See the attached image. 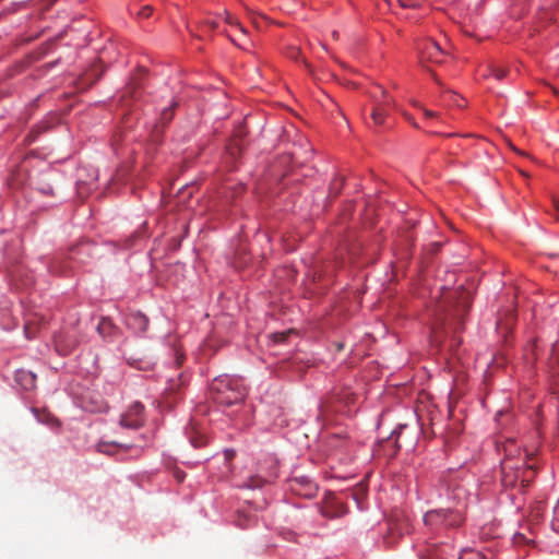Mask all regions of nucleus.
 <instances>
[{
  "label": "nucleus",
  "instance_id": "24",
  "mask_svg": "<svg viewBox=\"0 0 559 559\" xmlns=\"http://www.w3.org/2000/svg\"><path fill=\"white\" fill-rule=\"evenodd\" d=\"M513 543H514L515 545H521V544L530 543V539H527L523 534H521V533H516V534L513 536Z\"/></svg>",
  "mask_w": 559,
  "mask_h": 559
},
{
  "label": "nucleus",
  "instance_id": "18",
  "mask_svg": "<svg viewBox=\"0 0 559 559\" xmlns=\"http://www.w3.org/2000/svg\"><path fill=\"white\" fill-rule=\"evenodd\" d=\"M292 333L290 330L288 331H284V332H276V333H273L272 334V340L275 342V343H283L286 337Z\"/></svg>",
  "mask_w": 559,
  "mask_h": 559
},
{
  "label": "nucleus",
  "instance_id": "21",
  "mask_svg": "<svg viewBox=\"0 0 559 559\" xmlns=\"http://www.w3.org/2000/svg\"><path fill=\"white\" fill-rule=\"evenodd\" d=\"M460 559H483V555L478 551H465Z\"/></svg>",
  "mask_w": 559,
  "mask_h": 559
},
{
  "label": "nucleus",
  "instance_id": "25",
  "mask_svg": "<svg viewBox=\"0 0 559 559\" xmlns=\"http://www.w3.org/2000/svg\"><path fill=\"white\" fill-rule=\"evenodd\" d=\"M317 491V487L311 484V483H307L306 484V492L304 493L305 496L307 497H312Z\"/></svg>",
  "mask_w": 559,
  "mask_h": 559
},
{
  "label": "nucleus",
  "instance_id": "6",
  "mask_svg": "<svg viewBox=\"0 0 559 559\" xmlns=\"http://www.w3.org/2000/svg\"><path fill=\"white\" fill-rule=\"evenodd\" d=\"M346 507L334 496L329 495L322 508V514L325 518L334 519L346 514Z\"/></svg>",
  "mask_w": 559,
  "mask_h": 559
},
{
  "label": "nucleus",
  "instance_id": "36",
  "mask_svg": "<svg viewBox=\"0 0 559 559\" xmlns=\"http://www.w3.org/2000/svg\"><path fill=\"white\" fill-rule=\"evenodd\" d=\"M343 349V344H338L337 345V350H342Z\"/></svg>",
  "mask_w": 559,
  "mask_h": 559
},
{
  "label": "nucleus",
  "instance_id": "31",
  "mask_svg": "<svg viewBox=\"0 0 559 559\" xmlns=\"http://www.w3.org/2000/svg\"><path fill=\"white\" fill-rule=\"evenodd\" d=\"M111 445L110 444H107V443H99L98 444V451L102 452V453H110L109 452V448Z\"/></svg>",
  "mask_w": 559,
  "mask_h": 559
},
{
  "label": "nucleus",
  "instance_id": "26",
  "mask_svg": "<svg viewBox=\"0 0 559 559\" xmlns=\"http://www.w3.org/2000/svg\"><path fill=\"white\" fill-rule=\"evenodd\" d=\"M24 330H25V334H26L27 338H33L34 337L35 329L33 328V325L31 323H26L25 326H24Z\"/></svg>",
  "mask_w": 559,
  "mask_h": 559
},
{
  "label": "nucleus",
  "instance_id": "15",
  "mask_svg": "<svg viewBox=\"0 0 559 559\" xmlns=\"http://www.w3.org/2000/svg\"><path fill=\"white\" fill-rule=\"evenodd\" d=\"M336 397L346 405L355 402V394L348 389L343 390L342 393H337Z\"/></svg>",
  "mask_w": 559,
  "mask_h": 559
},
{
  "label": "nucleus",
  "instance_id": "17",
  "mask_svg": "<svg viewBox=\"0 0 559 559\" xmlns=\"http://www.w3.org/2000/svg\"><path fill=\"white\" fill-rule=\"evenodd\" d=\"M176 103H174L169 108H165L160 115V119L163 124H166L173 119L174 116V109L176 107Z\"/></svg>",
  "mask_w": 559,
  "mask_h": 559
},
{
  "label": "nucleus",
  "instance_id": "11",
  "mask_svg": "<svg viewBox=\"0 0 559 559\" xmlns=\"http://www.w3.org/2000/svg\"><path fill=\"white\" fill-rule=\"evenodd\" d=\"M546 511V502L544 500H537L535 501L530 511V520L532 522L538 523L540 522L545 516Z\"/></svg>",
  "mask_w": 559,
  "mask_h": 559
},
{
  "label": "nucleus",
  "instance_id": "13",
  "mask_svg": "<svg viewBox=\"0 0 559 559\" xmlns=\"http://www.w3.org/2000/svg\"><path fill=\"white\" fill-rule=\"evenodd\" d=\"M345 183V177L336 174L329 185V197L336 198Z\"/></svg>",
  "mask_w": 559,
  "mask_h": 559
},
{
  "label": "nucleus",
  "instance_id": "5",
  "mask_svg": "<svg viewBox=\"0 0 559 559\" xmlns=\"http://www.w3.org/2000/svg\"><path fill=\"white\" fill-rule=\"evenodd\" d=\"M144 406L140 402L133 403L129 411L121 416L120 425L124 428L138 429L144 423Z\"/></svg>",
  "mask_w": 559,
  "mask_h": 559
},
{
  "label": "nucleus",
  "instance_id": "10",
  "mask_svg": "<svg viewBox=\"0 0 559 559\" xmlns=\"http://www.w3.org/2000/svg\"><path fill=\"white\" fill-rule=\"evenodd\" d=\"M391 104L377 103L371 110V119L376 126H382L386 117V107Z\"/></svg>",
  "mask_w": 559,
  "mask_h": 559
},
{
  "label": "nucleus",
  "instance_id": "22",
  "mask_svg": "<svg viewBox=\"0 0 559 559\" xmlns=\"http://www.w3.org/2000/svg\"><path fill=\"white\" fill-rule=\"evenodd\" d=\"M226 22L230 25L237 26L242 34H246V29L240 25V23L231 16V14L226 13Z\"/></svg>",
  "mask_w": 559,
  "mask_h": 559
},
{
  "label": "nucleus",
  "instance_id": "20",
  "mask_svg": "<svg viewBox=\"0 0 559 559\" xmlns=\"http://www.w3.org/2000/svg\"><path fill=\"white\" fill-rule=\"evenodd\" d=\"M507 73L508 71L504 69V68H499V67H493L491 69V74L497 79V80H502L507 76Z\"/></svg>",
  "mask_w": 559,
  "mask_h": 559
},
{
  "label": "nucleus",
  "instance_id": "4",
  "mask_svg": "<svg viewBox=\"0 0 559 559\" xmlns=\"http://www.w3.org/2000/svg\"><path fill=\"white\" fill-rule=\"evenodd\" d=\"M463 522L462 509H439L426 512L424 523L432 531L457 527Z\"/></svg>",
  "mask_w": 559,
  "mask_h": 559
},
{
  "label": "nucleus",
  "instance_id": "16",
  "mask_svg": "<svg viewBox=\"0 0 559 559\" xmlns=\"http://www.w3.org/2000/svg\"><path fill=\"white\" fill-rule=\"evenodd\" d=\"M404 527H406V524H403V523L390 524V527H389L390 535H394L395 533H397L399 535H402ZM390 538H391V536L385 537V540L388 544L391 543Z\"/></svg>",
  "mask_w": 559,
  "mask_h": 559
},
{
  "label": "nucleus",
  "instance_id": "32",
  "mask_svg": "<svg viewBox=\"0 0 559 559\" xmlns=\"http://www.w3.org/2000/svg\"><path fill=\"white\" fill-rule=\"evenodd\" d=\"M174 475H175V478L177 479V481H179V483L183 481V479L186 477V474L181 471H176Z\"/></svg>",
  "mask_w": 559,
  "mask_h": 559
},
{
  "label": "nucleus",
  "instance_id": "33",
  "mask_svg": "<svg viewBox=\"0 0 559 559\" xmlns=\"http://www.w3.org/2000/svg\"><path fill=\"white\" fill-rule=\"evenodd\" d=\"M424 115L427 118H435V117L438 116V114L436 111H431V110H428V109H424Z\"/></svg>",
  "mask_w": 559,
  "mask_h": 559
},
{
  "label": "nucleus",
  "instance_id": "30",
  "mask_svg": "<svg viewBox=\"0 0 559 559\" xmlns=\"http://www.w3.org/2000/svg\"><path fill=\"white\" fill-rule=\"evenodd\" d=\"M191 195L192 194V188L191 187H186L183 188L180 192H179V195L178 198L181 200L185 198V195Z\"/></svg>",
  "mask_w": 559,
  "mask_h": 559
},
{
  "label": "nucleus",
  "instance_id": "1",
  "mask_svg": "<svg viewBox=\"0 0 559 559\" xmlns=\"http://www.w3.org/2000/svg\"><path fill=\"white\" fill-rule=\"evenodd\" d=\"M472 302L471 292L465 288L447 289L436 309L437 323L459 329Z\"/></svg>",
  "mask_w": 559,
  "mask_h": 559
},
{
  "label": "nucleus",
  "instance_id": "19",
  "mask_svg": "<svg viewBox=\"0 0 559 559\" xmlns=\"http://www.w3.org/2000/svg\"><path fill=\"white\" fill-rule=\"evenodd\" d=\"M453 499L456 500L457 504H462V502L466 499V492L463 489L456 487L454 489Z\"/></svg>",
  "mask_w": 559,
  "mask_h": 559
},
{
  "label": "nucleus",
  "instance_id": "23",
  "mask_svg": "<svg viewBox=\"0 0 559 559\" xmlns=\"http://www.w3.org/2000/svg\"><path fill=\"white\" fill-rule=\"evenodd\" d=\"M153 12V8L151 5H144L139 12H136V15L139 17H148L151 16Z\"/></svg>",
  "mask_w": 559,
  "mask_h": 559
},
{
  "label": "nucleus",
  "instance_id": "28",
  "mask_svg": "<svg viewBox=\"0 0 559 559\" xmlns=\"http://www.w3.org/2000/svg\"><path fill=\"white\" fill-rule=\"evenodd\" d=\"M21 374L25 376L27 378V384L28 386L33 388L34 384H35V376L32 374L31 372H24L22 371Z\"/></svg>",
  "mask_w": 559,
  "mask_h": 559
},
{
  "label": "nucleus",
  "instance_id": "12",
  "mask_svg": "<svg viewBox=\"0 0 559 559\" xmlns=\"http://www.w3.org/2000/svg\"><path fill=\"white\" fill-rule=\"evenodd\" d=\"M187 435L190 439V442L191 444L194 447V448H201L203 447L205 443H206V438L205 436L199 431L194 425H191L188 430H187Z\"/></svg>",
  "mask_w": 559,
  "mask_h": 559
},
{
  "label": "nucleus",
  "instance_id": "3",
  "mask_svg": "<svg viewBox=\"0 0 559 559\" xmlns=\"http://www.w3.org/2000/svg\"><path fill=\"white\" fill-rule=\"evenodd\" d=\"M246 396V388L238 379L222 376L211 384V399L218 405L230 406L241 402Z\"/></svg>",
  "mask_w": 559,
  "mask_h": 559
},
{
  "label": "nucleus",
  "instance_id": "7",
  "mask_svg": "<svg viewBox=\"0 0 559 559\" xmlns=\"http://www.w3.org/2000/svg\"><path fill=\"white\" fill-rule=\"evenodd\" d=\"M421 58L431 62L440 63L443 60L444 52L435 40L428 39L420 47Z\"/></svg>",
  "mask_w": 559,
  "mask_h": 559
},
{
  "label": "nucleus",
  "instance_id": "34",
  "mask_svg": "<svg viewBox=\"0 0 559 559\" xmlns=\"http://www.w3.org/2000/svg\"><path fill=\"white\" fill-rule=\"evenodd\" d=\"M225 455H226L227 460H231L234 457V455H235V452L233 450H227L225 452Z\"/></svg>",
  "mask_w": 559,
  "mask_h": 559
},
{
  "label": "nucleus",
  "instance_id": "2",
  "mask_svg": "<svg viewBox=\"0 0 559 559\" xmlns=\"http://www.w3.org/2000/svg\"><path fill=\"white\" fill-rule=\"evenodd\" d=\"M534 457L503 459L501 462V483L506 488H526L536 476Z\"/></svg>",
  "mask_w": 559,
  "mask_h": 559
},
{
  "label": "nucleus",
  "instance_id": "8",
  "mask_svg": "<svg viewBox=\"0 0 559 559\" xmlns=\"http://www.w3.org/2000/svg\"><path fill=\"white\" fill-rule=\"evenodd\" d=\"M126 324L135 333H143L148 325V319L141 312H131L126 317Z\"/></svg>",
  "mask_w": 559,
  "mask_h": 559
},
{
  "label": "nucleus",
  "instance_id": "35",
  "mask_svg": "<svg viewBox=\"0 0 559 559\" xmlns=\"http://www.w3.org/2000/svg\"><path fill=\"white\" fill-rule=\"evenodd\" d=\"M210 25H211L212 28H215L216 27V22L213 21V22L210 23Z\"/></svg>",
  "mask_w": 559,
  "mask_h": 559
},
{
  "label": "nucleus",
  "instance_id": "27",
  "mask_svg": "<svg viewBox=\"0 0 559 559\" xmlns=\"http://www.w3.org/2000/svg\"><path fill=\"white\" fill-rule=\"evenodd\" d=\"M300 55V51L297 47H290L288 52H287V56L290 58V59H295L297 60L298 57Z\"/></svg>",
  "mask_w": 559,
  "mask_h": 559
},
{
  "label": "nucleus",
  "instance_id": "29",
  "mask_svg": "<svg viewBox=\"0 0 559 559\" xmlns=\"http://www.w3.org/2000/svg\"><path fill=\"white\" fill-rule=\"evenodd\" d=\"M403 8H415L417 3L414 0H397Z\"/></svg>",
  "mask_w": 559,
  "mask_h": 559
},
{
  "label": "nucleus",
  "instance_id": "9",
  "mask_svg": "<svg viewBox=\"0 0 559 559\" xmlns=\"http://www.w3.org/2000/svg\"><path fill=\"white\" fill-rule=\"evenodd\" d=\"M498 451L503 452V459H522L519 456L520 450L512 439H508L504 443L498 445Z\"/></svg>",
  "mask_w": 559,
  "mask_h": 559
},
{
  "label": "nucleus",
  "instance_id": "14",
  "mask_svg": "<svg viewBox=\"0 0 559 559\" xmlns=\"http://www.w3.org/2000/svg\"><path fill=\"white\" fill-rule=\"evenodd\" d=\"M370 97L374 105L377 103L394 104L393 99L389 97L388 92L381 86H378L374 91L370 92Z\"/></svg>",
  "mask_w": 559,
  "mask_h": 559
}]
</instances>
